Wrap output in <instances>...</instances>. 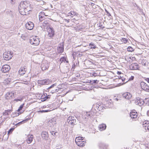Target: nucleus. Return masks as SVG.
Returning <instances> with one entry per match:
<instances>
[{"instance_id": "10", "label": "nucleus", "mask_w": 149, "mask_h": 149, "mask_svg": "<svg viewBox=\"0 0 149 149\" xmlns=\"http://www.w3.org/2000/svg\"><path fill=\"white\" fill-rule=\"evenodd\" d=\"M56 124V119L53 118L49 120L48 122V126L51 127H53Z\"/></svg>"}, {"instance_id": "32", "label": "nucleus", "mask_w": 149, "mask_h": 149, "mask_svg": "<svg viewBox=\"0 0 149 149\" xmlns=\"http://www.w3.org/2000/svg\"><path fill=\"white\" fill-rule=\"evenodd\" d=\"M12 111L11 110H7L5 111V112L3 113V115H8L10 114Z\"/></svg>"}, {"instance_id": "56", "label": "nucleus", "mask_w": 149, "mask_h": 149, "mask_svg": "<svg viewBox=\"0 0 149 149\" xmlns=\"http://www.w3.org/2000/svg\"><path fill=\"white\" fill-rule=\"evenodd\" d=\"M13 54V53H12V52H9V55H11V56H12V54Z\"/></svg>"}, {"instance_id": "48", "label": "nucleus", "mask_w": 149, "mask_h": 149, "mask_svg": "<svg viewBox=\"0 0 149 149\" xmlns=\"http://www.w3.org/2000/svg\"><path fill=\"white\" fill-rule=\"evenodd\" d=\"M113 79L114 80L117 79H120V77L119 76H115V75H114V77H113Z\"/></svg>"}, {"instance_id": "19", "label": "nucleus", "mask_w": 149, "mask_h": 149, "mask_svg": "<svg viewBox=\"0 0 149 149\" xmlns=\"http://www.w3.org/2000/svg\"><path fill=\"white\" fill-rule=\"evenodd\" d=\"M45 18L44 21L42 23V25L44 26L45 27L47 26H50L49 25V23L50 22V20L49 18L46 19H45Z\"/></svg>"}, {"instance_id": "47", "label": "nucleus", "mask_w": 149, "mask_h": 149, "mask_svg": "<svg viewBox=\"0 0 149 149\" xmlns=\"http://www.w3.org/2000/svg\"><path fill=\"white\" fill-rule=\"evenodd\" d=\"M47 90H48V91L50 93H53L55 92V90H52L51 89H47Z\"/></svg>"}, {"instance_id": "49", "label": "nucleus", "mask_w": 149, "mask_h": 149, "mask_svg": "<svg viewBox=\"0 0 149 149\" xmlns=\"http://www.w3.org/2000/svg\"><path fill=\"white\" fill-rule=\"evenodd\" d=\"M105 10L106 12V13H107V15L108 16H110L111 15L110 14L109 12L107 11L106 9H105Z\"/></svg>"}, {"instance_id": "21", "label": "nucleus", "mask_w": 149, "mask_h": 149, "mask_svg": "<svg viewBox=\"0 0 149 149\" xmlns=\"http://www.w3.org/2000/svg\"><path fill=\"white\" fill-rule=\"evenodd\" d=\"M6 53H4L3 54V58L5 60H9L11 59L13 56H11V55H9L8 54H6Z\"/></svg>"}, {"instance_id": "45", "label": "nucleus", "mask_w": 149, "mask_h": 149, "mask_svg": "<svg viewBox=\"0 0 149 149\" xmlns=\"http://www.w3.org/2000/svg\"><path fill=\"white\" fill-rule=\"evenodd\" d=\"M14 130V128H11L8 131V134H11V133H12V132Z\"/></svg>"}, {"instance_id": "31", "label": "nucleus", "mask_w": 149, "mask_h": 149, "mask_svg": "<svg viewBox=\"0 0 149 149\" xmlns=\"http://www.w3.org/2000/svg\"><path fill=\"white\" fill-rule=\"evenodd\" d=\"M99 81L97 80H90V83L91 84L94 85L96 84H98Z\"/></svg>"}, {"instance_id": "11", "label": "nucleus", "mask_w": 149, "mask_h": 149, "mask_svg": "<svg viewBox=\"0 0 149 149\" xmlns=\"http://www.w3.org/2000/svg\"><path fill=\"white\" fill-rule=\"evenodd\" d=\"M143 128L146 130H149V121H144L142 124Z\"/></svg>"}, {"instance_id": "63", "label": "nucleus", "mask_w": 149, "mask_h": 149, "mask_svg": "<svg viewBox=\"0 0 149 149\" xmlns=\"http://www.w3.org/2000/svg\"><path fill=\"white\" fill-rule=\"evenodd\" d=\"M121 80H122V81H124L125 80V78H122Z\"/></svg>"}, {"instance_id": "33", "label": "nucleus", "mask_w": 149, "mask_h": 149, "mask_svg": "<svg viewBox=\"0 0 149 149\" xmlns=\"http://www.w3.org/2000/svg\"><path fill=\"white\" fill-rule=\"evenodd\" d=\"M50 132L51 134L53 136H55L57 135L58 134V132L55 131H50Z\"/></svg>"}, {"instance_id": "26", "label": "nucleus", "mask_w": 149, "mask_h": 149, "mask_svg": "<svg viewBox=\"0 0 149 149\" xmlns=\"http://www.w3.org/2000/svg\"><path fill=\"white\" fill-rule=\"evenodd\" d=\"M75 142L78 146H83L85 145V142L84 141H79Z\"/></svg>"}, {"instance_id": "44", "label": "nucleus", "mask_w": 149, "mask_h": 149, "mask_svg": "<svg viewBox=\"0 0 149 149\" xmlns=\"http://www.w3.org/2000/svg\"><path fill=\"white\" fill-rule=\"evenodd\" d=\"M29 8H24V11L25 12L24 13H25V15H26V13L30 10Z\"/></svg>"}, {"instance_id": "61", "label": "nucleus", "mask_w": 149, "mask_h": 149, "mask_svg": "<svg viewBox=\"0 0 149 149\" xmlns=\"http://www.w3.org/2000/svg\"><path fill=\"white\" fill-rule=\"evenodd\" d=\"M14 100L16 101V102H18V101H20V100L19 99H15Z\"/></svg>"}, {"instance_id": "7", "label": "nucleus", "mask_w": 149, "mask_h": 149, "mask_svg": "<svg viewBox=\"0 0 149 149\" xmlns=\"http://www.w3.org/2000/svg\"><path fill=\"white\" fill-rule=\"evenodd\" d=\"M5 96L7 100H10L14 98V93L9 92L6 93Z\"/></svg>"}, {"instance_id": "5", "label": "nucleus", "mask_w": 149, "mask_h": 149, "mask_svg": "<svg viewBox=\"0 0 149 149\" xmlns=\"http://www.w3.org/2000/svg\"><path fill=\"white\" fill-rule=\"evenodd\" d=\"M141 88L144 91L149 92V86L144 82H141L140 83Z\"/></svg>"}, {"instance_id": "51", "label": "nucleus", "mask_w": 149, "mask_h": 149, "mask_svg": "<svg viewBox=\"0 0 149 149\" xmlns=\"http://www.w3.org/2000/svg\"><path fill=\"white\" fill-rule=\"evenodd\" d=\"M61 89V88H59L57 87V88L55 90V92H58V91Z\"/></svg>"}, {"instance_id": "12", "label": "nucleus", "mask_w": 149, "mask_h": 149, "mask_svg": "<svg viewBox=\"0 0 149 149\" xmlns=\"http://www.w3.org/2000/svg\"><path fill=\"white\" fill-rule=\"evenodd\" d=\"M49 64L47 62H44L41 65V69L42 70H44L48 68Z\"/></svg>"}, {"instance_id": "43", "label": "nucleus", "mask_w": 149, "mask_h": 149, "mask_svg": "<svg viewBox=\"0 0 149 149\" xmlns=\"http://www.w3.org/2000/svg\"><path fill=\"white\" fill-rule=\"evenodd\" d=\"M56 86V83L53 84L51 86H50L49 87L47 88V89H51V88H53L54 87Z\"/></svg>"}, {"instance_id": "59", "label": "nucleus", "mask_w": 149, "mask_h": 149, "mask_svg": "<svg viewBox=\"0 0 149 149\" xmlns=\"http://www.w3.org/2000/svg\"><path fill=\"white\" fill-rule=\"evenodd\" d=\"M146 80L149 83V78H147L146 79Z\"/></svg>"}, {"instance_id": "35", "label": "nucleus", "mask_w": 149, "mask_h": 149, "mask_svg": "<svg viewBox=\"0 0 149 149\" xmlns=\"http://www.w3.org/2000/svg\"><path fill=\"white\" fill-rule=\"evenodd\" d=\"M28 120V119H26L24 120H22V121H21L19 122L18 123H17L16 125H19L20 124H22V123H23V122H25L26 121H27V120Z\"/></svg>"}, {"instance_id": "41", "label": "nucleus", "mask_w": 149, "mask_h": 149, "mask_svg": "<svg viewBox=\"0 0 149 149\" xmlns=\"http://www.w3.org/2000/svg\"><path fill=\"white\" fill-rule=\"evenodd\" d=\"M69 14V15L71 16V17H73V16L72 15H75L76 13L75 12L73 11H71Z\"/></svg>"}, {"instance_id": "30", "label": "nucleus", "mask_w": 149, "mask_h": 149, "mask_svg": "<svg viewBox=\"0 0 149 149\" xmlns=\"http://www.w3.org/2000/svg\"><path fill=\"white\" fill-rule=\"evenodd\" d=\"M84 64L85 65L89 66L92 65V64H93V63L92 62L89 60H87L85 61ZM88 67H89L90 66H88Z\"/></svg>"}, {"instance_id": "6", "label": "nucleus", "mask_w": 149, "mask_h": 149, "mask_svg": "<svg viewBox=\"0 0 149 149\" xmlns=\"http://www.w3.org/2000/svg\"><path fill=\"white\" fill-rule=\"evenodd\" d=\"M93 106V108H94L95 110L97 109V111H102L103 108H104L102 106V105L100 103H96L95 104H94Z\"/></svg>"}, {"instance_id": "62", "label": "nucleus", "mask_w": 149, "mask_h": 149, "mask_svg": "<svg viewBox=\"0 0 149 149\" xmlns=\"http://www.w3.org/2000/svg\"><path fill=\"white\" fill-rule=\"evenodd\" d=\"M129 58H130V59H131V60H132V58H135V57L133 58V57H129Z\"/></svg>"}, {"instance_id": "58", "label": "nucleus", "mask_w": 149, "mask_h": 149, "mask_svg": "<svg viewBox=\"0 0 149 149\" xmlns=\"http://www.w3.org/2000/svg\"><path fill=\"white\" fill-rule=\"evenodd\" d=\"M42 15H45V13L43 12H42L40 13Z\"/></svg>"}, {"instance_id": "29", "label": "nucleus", "mask_w": 149, "mask_h": 149, "mask_svg": "<svg viewBox=\"0 0 149 149\" xmlns=\"http://www.w3.org/2000/svg\"><path fill=\"white\" fill-rule=\"evenodd\" d=\"M60 61L61 62V64L63 62H64L65 63V62L66 63H68V61H67L66 58L64 57H62L60 59Z\"/></svg>"}, {"instance_id": "57", "label": "nucleus", "mask_w": 149, "mask_h": 149, "mask_svg": "<svg viewBox=\"0 0 149 149\" xmlns=\"http://www.w3.org/2000/svg\"><path fill=\"white\" fill-rule=\"evenodd\" d=\"M65 22H67V23H69L70 22L69 19L67 20V19H65Z\"/></svg>"}, {"instance_id": "34", "label": "nucleus", "mask_w": 149, "mask_h": 149, "mask_svg": "<svg viewBox=\"0 0 149 149\" xmlns=\"http://www.w3.org/2000/svg\"><path fill=\"white\" fill-rule=\"evenodd\" d=\"M144 103L149 106V98H145V100H144Z\"/></svg>"}, {"instance_id": "27", "label": "nucleus", "mask_w": 149, "mask_h": 149, "mask_svg": "<svg viewBox=\"0 0 149 149\" xmlns=\"http://www.w3.org/2000/svg\"><path fill=\"white\" fill-rule=\"evenodd\" d=\"M19 8V6H18V9L19 10V13L21 14L22 15H25V12L24 11V8Z\"/></svg>"}, {"instance_id": "46", "label": "nucleus", "mask_w": 149, "mask_h": 149, "mask_svg": "<svg viewBox=\"0 0 149 149\" xmlns=\"http://www.w3.org/2000/svg\"><path fill=\"white\" fill-rule=\"evenodd\" d=\"M50 111L49 110H40L39 111V112H41V113H43V112H48L49 111Z\"/></svg>"}, {"instance_id": "37", "label": "nucleus", "mask_w": 149, "mask_h": 149, "mask_svg": "<svg viewBox=\"0 0 149 149\" xmlns=\"http://www.w3.org/2000/svg\"><path fill=\"white\" fill-rule=\"evenodd\" d=\"M83 138L82 137H77L76 138V139L75 140V142H77V141H82L83 140Z\"/></svg>"}, {"instance_id": "24", "label": "nucleus", "mask_w": 149, "mask_h": 149, "mask_svg": "<svg viewBox=\"0 0 149 149\" xmlns=\"http://www.w3.org/2000/svg\"><path fill=\"white\" fill-rule=\"evenodd\" d=\"M49 80L45 79L40 81V83L42 84H49Z\"/></svg>"}, {"instance_id": "14", "label": "nucleus", "mask_w": 149, "mask_h": 149, "mask_svg": "<svg viewBox=\"0 0 149 149\" xmlns=\"http://www.w3.org/2000/svg\"><path fill=\"white\" fill-rule=\"evenodd\" d=\"M19 74H24L27 73V69L24 67H21L20 68L19 71Z\"/></svg>"}, {"instance_id": "54", "label": "nucleus", "mask_w": 149, "mask_h": 149, "mask_svg": "<svg viewBox=\"0 0 149 149\" xmlns=\"http://www.w3.org/2000/svg\"><path fill=\"white\" fill-rule=\"evenodd\" d=\"M99 26H100V27L102 28H104V26H103L102 25V24H100Z\"/></svg>"}, {"instance_id": "2", "label": "nucleus", "mask_w": 149, "mask_h": 149, "mask_svg": "<svg viewBox=\"0 0 149 149\" xmlns=\"http://www.w3.org/2000/svg\"><path fill=\"white\" fill-rule=\"evenodd\" d=\"M39 39L37 36L34 38L31 37L29 39V42L31 45L35 46L38 45L40 43Z\"/></svg>"}, {"instance_id": "13", "label": "nucleus", "mask_w": 149, "mask_h": 149, "mask_svg": "<svg viewBox=\"0 0 149 149\" xmlns=\"http://www.w3.org/2000/svg\"><path fill=\"white\" fill-rule=\"evenodd\" d=\"M136 104L140 106H141L144 104V101L143 99L138 97L136 101Z\"/></svg>"}, {"instance_id": "53", "label": "nucleus", "mask_w": 149, "mask_h": 149, "mask_svg": "<svg viewBox=\"0 0 149 149\" xmlns=\"http://www.w3.org/2000/svg\"><path fill=\"white\" fill-rule=\"evenodd\" d=\"M10 52L9 51H6L4 53H6V54L9 55Z\"/></svg>"}, {"instance_id": "28", "label": "nucleus", "mask_w": 149, "mask_h": 149, "mask_svg": "<svg viewBox=\"0 0 149 149\" xmlns=\"http://www.w3.org/2000/svg\"><path fill=\"white\" fill-rule=\"evenodd\" d=\"M96 47V45L93 42L90 43L89 44L88 48L89 49H93L95 48Z\"/></svg>"}, {"instance_id": "60", "label": "nucleus", "mask_w": 149, "mask_h": 149, "mask_svg": "<svg viewBox=\"0 0 149 149\" xmlns=\"http://www.w3.org/2000/svg\"><path fill=\"white\" fill-rule=\"evenodd\" d=\"M2 88V86L0 84V91H1Z\"/></svg>"}, {"instance_id": "22", "label": "nucleus", "mask_w": 149, "mask_h": 149, "mask_svg": "<svg viewBox=\"0 0 149 149\" xmlns=\"http://www.w3.org/2000/svg\"><path fill=\"white\" fill-rule=\"evenodd\" d=\"M92 112L91 111L86 112L85 114V118L88 119L90 118L92 116Z\"/></svg>"}, {"instance_id": "55", "label": "nucleus", "mask_w": 149, "mask_h": 149, "mask_svg": "<svg viewBox=\"0 0 149 149\" xmlns=\"http://www.w3.org/2000/svg\"><path fill=\"white\" fill-rule=\"evenodd\" d=\"M117 73L118 74H122V73L121 72H119V71H118L117 72Z\"/></svg>"}, {"instance_id": "50", "label": "nucleus", "mask_w": 149, "mask_h": 149, "mask_svg": "<svg viewBox=\"0 0 149 149\" xmlns=\"http://www.w3.org/2000/svg\"><path fill=\"white\" fill-rule=\"evenodd\" d=\"M134 78V77L133 76H132L129 79L128 81H131Z\"/></svg>"}, {"instance_id": "64", "label": "nucleus", "mask_w": 149, "mask_h": 149, "mask_svg": "<svg viewBox=\"0 0 149 149\" xmlns=\"http://www.w3.org/2000/svg\"><path fill=\"white\" fill-rule=\"evenodd\" d=\"M91 5L92 6H93L95 5V4L93 3H91Z\"/></svg>"}, {"instance_id": "18", "label": "nucleus", "mask_w": 149, "mask_h": 149, "mask_svg": "<svg viewBox=\"0 0 149 149\" xmlns=\"http://www.w3.org/2000/svg\"><path fill=\"white\" fill-rule=\"evenodd\" d=\"M41 135L43 139L45 140L48 139V134L47 132L46 131L42 132L41 134Z\"/></svg>"}, {"instance_id": "42", "label": "nucleus", "mask_w": 149, "mask_h": 149, "mask_svg": "<svg viewBox=\"0 0 149 149\" xmlns=\"http://www.w3.org/2000/svg\"><path fill=\"white\" fill-rule=\"evenodd\" d=\"M44 96H45V97H44L45 99L43 100V101L46 100H47L48 99H49L50 98V96L49 95H47V94H46V96H45V95H44Z\"/></svg>"}, {"instance_id": "36", "label": "nucleus", "mask_w": 149, "mask_h": 149, "mask_svg": "<svg viewBox=\"0 0 149 149\" xmlns=\"http://www.w3.org/2000/svg\"><path fill=\"white\" fill-rule=\"evenodd\" d=\"M127 50L128 52H132L134 50V49L131 47H128L127 48Z\"/></svg>"}, {"instance_id": "3", "label": "nucleus", "mask_w": 149, "mask_h": 149, "mask_svg": "<svg viewBox=\"0 0 149 149\" xmlns=\"http://www.w3.org/2000/svg\"><path fill=\"white\" fill-rule=\"evenodd\" d=\"M67 121L69 125H74L76 124V120L75 118L72 116H69L68 119Z\"/></svg>"}, {"instance_id": "25", "label": "nucleus", "mask_w": 149, "mask_h": 149, "mask_svg": "<svg viewBox=\"0 0 149 149\" xmlns=\"http://www.w3.org/2000/svg\"><path fill=\"white\" fill-rule=\"evenodd\" d=\"M33 135H31L30 136H28V139H26V141L28 143H30L32 141Z\"/></svg>"}, {"instance_id": "39", "label": "nucleus", "mask_w": 149, "mask_h": 149, "mask_svg": "<svg viewBox=\"0 0 149 149\" xmlns=\"http://www.w3.org/2000/svg\"><path fill=\"white\" fill-rule=\"evenodd\" d=\"M24 103H23L20 106L19 108L17 110V111H18V112H20V111L21 110H22V109L23 108L24 105Z\"/></svg>"}, {"instance_id": "52", "label": "nucleus", "mask_w": 149, "mask_h": 149, "mask_svg": "<svg viewBox=\"0 0 149 149\" xmlns=\"http://www.w3.org/2000/svg\"><path fill=\"white\" fill-rule=\"evenodd\" d=\"M114 99L115 100H116V101H118V100H120L119 99H118L116 97H114Z\"/></svg>"}, {"instance_id": "15", "label": "nucleus", "mask_w": 149, "mask_h": 149, "mask_svg": "<svg viewBox=\"0 0 149 149\" xmlns=\"http://www.w3.org/2000/svg\"><path fill=\"white\" fill-rule=\"evenodd\" d=\"M130 68L132 70H138V65L136 63H133L130 65Z\"/></svg>"}, {"instance_id": "20", "label": "nucleus", "mask_w": 149, "mask_h": 149, "mask_svg": "<svg viewBox=\"0 0 149 149\" xmlns=\"http://www.w3.org/2000/svg\"><path fill=\"white\" fill-rule=\"evenodd\" d=\"M130 116L131 118L134 119L137 117V112L135 111H132L130 113Z\"/></svg>"}, {"instance_id": "40", "label": "nucleus", "mask_w": 149, "mask_h": 149, "mask_svg": "<svg viewBox=\"0 0 149 149\" xmlns=\"http://www.w3.org/2000/svg\"><path fill=\"white\" fill-rule=\"evenodd\" d=\"M128 40L127 39L124 38H123L122 39V41L124 43H126L127 42Z\"/></svg>"}, {"instance_id": "4", "label": "nucleus", "mask_w": 149, "mask_h": 149, "mask_svg": "<svg viewBox=\"0 0 149 149\" xmlns=\"http://www.w3.org/2000/svg\"><path fill=\"white\" fill-rule=\"evenodd\" d=\"M31 5L28 2L26 1H23V2H21L19 5V8H30Z\"/></svg>"}, {"instance_id": "8", "label": "nucleus", "mask_w": 149, "mask_h": 149, "mask_svg": "<svg viewBox=\"0 0 149 149\" xmlns=\"http://www.w3.org/2000/svg\"><path fill=\"white\" fill-rule=\"evenodd\" d=\"M34 26L33 23L31 22L27 23L25 24L26 28L29 30H31L32 29H33Z\"/></svg>"}, {"instance_id": "16", "label": "nucleus", "mask_w": 149, "mask_h": 149, "mask_svg": "<svg viewBox=\"0 0 149 149\" xmlns=\"http://www.w3.org/2000/svg\"><path fill=\"white\" fill-rule=\"evenodd\" d=\"M10 69V66L8 65H3L1 69V71L3 73H6L8 72Z\"/></svg>"}, {"instance_id": "1", "label": "nucleus", "mask_w": 149, "mask_h": 149, "mask_svg": "<svg viewBox=\"0 0 149 149\" xmlns=\"http://www.w3.org/2000/svg\"><path fill=\"white\" fill-rule=\"evenodd\" d=\"M47 31L48 32V36L49 38H52L55 35V31L53 28L49 26L47 27Z\"/></svg>"}, {"instance_id": "17", "label": "nucleus", "mask_w": 149, "mask_h": 149, "mask_svg": "<svg viewBox=\"0 0 149 149\" xmlns=\"http://www.w3.org/2000/svg\"><path fill=\"white\" fill-rule=\"evenodd\" d=\"M123 97L126 99L129 100L132 97V95L130 93L126 92L124 93L122 95Z\"/></svg>"}, {"instance_id": "38", "label": "nucleus", "mask_w": 149, "mask_h": 149, "mask_svg": "<svg viewBox=\"0 0 149 149\" xmlns=\"http://www.w3.org/2000/svg\"><path fill=\"white\" fill-rule=\"evenodd\" d=\"M39 19L40 22H42L43 20H44L45 19H44V16L41 15H39Z\"/></svg>"}, {"instance_id": "23", "label": "nucleus", "mask_w": 149, "mask_h": 149, "mask_svg": "<svg viewBox=\"0 0 149 149\" xmlns=\"http://www.w3.org/2000/svg\"><path fill=\"white\" fill-rule=\"evenodd\" d=\"M99 128L101 131L104 130L106 129V125L105 124L103 123L99 125Z\"/></svg>"}, {"instance_id": "9", "label": "nucleus", "mask_w": 149, "mask_h": 149, "mask_svg": "<svg viewBox=\"0 0 149 149\" xmlns=\"http://www.w3.org/2000/svg\"><path fill=\"white\" fill-rule=\"evenodd\" d=\"M64 51V43L62 42L60 43L57 47V52L58 53H62Z\"/></svg>"}]
</instances>
